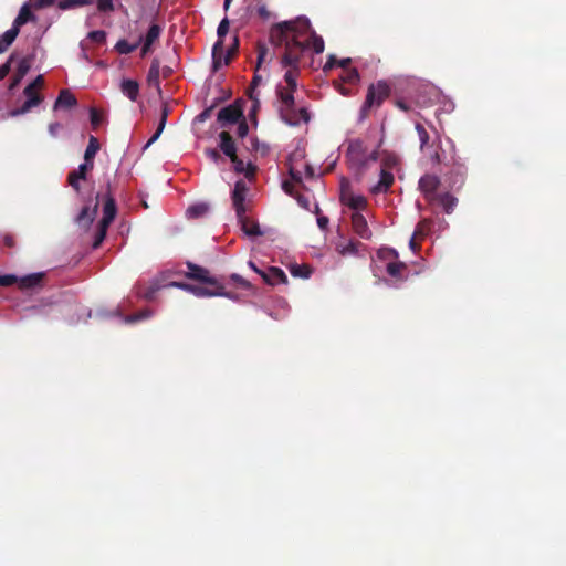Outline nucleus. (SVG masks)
Returning a JSON list of instances; mask_svg holds the SVG:
<instances>
[{"mask_svg":"<svg viewBox=\"0 0 566 566\" xmlns=\"http://www.w3.org/2000/svg\"><path fill=\"white\" fill-rule=\"evenodd\" d=\"M270 41L275 46L285 48L282 64L293 69L286 71L284 80L287 88L282 90L293 94L297 85L296 69L303 52L312 49L315 54L323 53L324 40L312 30L308 18L301 15L293 21H283L273 25L270 31Z\"/></svg>","mask_w":566,"mask_h":566,"instance_id":"nucleus-1","label":"nucleus"},{"mask_svg":"<svg viewBox=\"0 0 566 566\" xmlns=\"http://www.w3.org/2000/svg\"><path fill=\"white\" fill-rule=\"evenodd\" d=\"M378 157V149H369L361 139L355 138L348 142L346 159L349 169L357 177L365 175L370 166L377 163Z\"/></svg>","mask_w":566,"mask_h":566,"instance_id":"nucleus-2","label":"nucleus"},{"mask_svg":"<svg viewBox=\"0 0 566 566\" xmlns=\"http://www.w3.org/2000/svg\"><path fill=\"white\" fill-rule=\"evenodd\" d=\"M276 93L280 99V117L286 125L295 127L301 123L310 122L311 116L305 107L296 109L294 96L291 92H283L282 87L279 86Z\"/></svg>","mask_w":566,"mask_h":566,"instance_id":"nucleus-3","label":"nucleus"},{"mask_svg":"<svg viewBox=\"0 0 566 566\" xmlns=\"http://www.w3.org/2000/svg\"><path fill=\"white\" fill-rule=\"evenodd\" d=\"M400 165L399 155L392 151H382L381 154V169L378 181L370 187V192L374 195L386 193L394 182V175L391 169L398 168Z\"/></svg>","mask_w":566,"mask_h":566,"instance_id":"nucleus-4","label":"nucleus"},{"mask_svg":"<svg viewBox=\"0 0 566 566\" xmlns=\"http://www.w3.org/2000/svg\"><path fill=\"white\" fill-rule=\"evenodd\" d=\"M43 84V76L38 75L24 90L23 95L25 96V101L21 107L11 109L8 115L10 117H18L29 113L33 107L38 106L41 103V97L36 93L35 88Z\"/></svg>","mask_w":566,"mask_h":566,"instance_id":"nucleus-5","label":"nucleus"},{"mask_svg":"<svg viewBox=\"0 0 566 566\" xmlns=\"http://www.w3.org/2000/svg\"><path fill=\"white\" fill-rule=\"evenodd\" d=\"M441 96L442 91L431 83L419 82L415 86V102L420 107L433 105Z\"/></svg>","mask_w":566,"mask_h":566,"instance_id":"nucleus-6","label":"nucleus"},{"mask_svg":"<svg viewBox=\"0 0 566 566\" xmlns=\"http://www.w3.org/2000/svg\"><path fill=\"white\" fill-rule=\"evenodd\" d=\"M250 188L244 180H238L231 190L232 207L235 211L238 220H243V216L247 212V200Z\"/></svg>","mask_w":566,"mask_h":566,"instance_id":"nucleus-7","label":"nucleus"},{"mask_svg":"<svg viewBox=\"0 0 566 566\" xmlns=\"http://www.w3.org/2000/svg\"><path fill=\"white\" fill-rule=\"evenodd\" d=\"M239 46L238 38H233V43L230 48L224 50L223 48V40H218L212 48V65L214 70H218L222 67L223 65H227L232 55L237 52Z\"/></svg>","mask_w":566,"mask_h":566,"instance_id":"nucleus-8","label":"nucleus"},{"mask_svg":"<svg viewBox=\"0 0 566 566\" xmlns=\"http://www.w3.org/2000/svg\"><path fill=\"white\" fill-rule=\"evenodd\" d=\"M388 86L385 82H378L376 85H370L367 92L366 101L361 106V116L363 119L366 115V113L373 107V106H379L385 97L388 95Z\"/></svg>","mask_w":566,"mask_h":566,"instance_id":"nucleus-9","label":"nucleus"},{"mask_svg":"<svg viewBox=\"0 0 566 566\" xmlns=\"http://www.w3.org/2000/svg\"><path fill=\"white\" fill-rule=\"evenodd\" d=\"M467 177V166L460 157L452 158V166L446 176L447 186L451 190H459L464 185Z\"/></svg>","mask_w":566,"mask_h":566,"instance_id":"nucleus-10","label":"nucleus"},{"mask_svg":"<svg viewBox=\"0 0 566 566\" xmlns=\"http://www.w3.org/2000/svg\"><path fill=\"white\" fill-rule=\"evenodd\" d=\"M243 117V112L237 104H230L218 112L217 120L221 128L238 123Z\"/></svg>","mask_w":566,"mask_h":566,"instance_id":"nucleus-11","label":"nucleus"},{"mask_svg":"<svg viewBox=\"0 0 566 566\" xmlns=\"http://www.w3.org/2000/svg\"><path fill=\"white\" fill-rule=\"evenodd\" d=\"M399 259L398 251L394 248L382 247L380 248L377 253L376 258L374 259V272L375 275H378L382 272V269L388 263H394Z\"/></svg>","mask_w":566,"mask_h":566,"instance_id":"nucleus-12","label":"nucleus"},{"mask_svg":"<svg viewBox=\"0 0 566 566\" xmlns=\"http://www.w3.org/2000/svg\"><path fill=\"white\" fill-rule=\"evenodd\" d=\"M164 286L166 287H177L184 291H187L191 294H193L197 297L205 298V297H213L216 295H226L222 292H216L213 290H210L208 287L201 286V285H195V284H188L182 282H168Z\"/></svg>","mask_w":566,"mask_h":566,"instance_id":"nucleus-13","label":"nucleus"},{"mask_svg":"<svg viewBox=\"0 0 566 566\" xmlns=\"http://www.w3.org/2000/svg\"><path fill=\"white\" fill-rule=\"evenodd\" d=\"M340 202L348 207L353 212H360L366 209L367 200L363 195L355 193L349 189H342Z\"/></svg>","mask_w":566,"mask_h":566,"instance_id":"nucleus-14","label":"nucleus"},{"mask_svg":"<svg viewBox=\"0 0 566 566\" xmlns=\"http://www.w3.org/2000/svg\"><path fill=\"white\" fill-rule=\"evenodd\" d=\"M406 269V264L403 262H400L397 260L394 263H388L382 272H386L391 280H385V283L389 287H398L399 283H402L405 281V277L402 275V270Z\"/></svg>","mask_w":566,"mask_h":566,"instance_id":"nucleus-15","label":"nucleus"},{"mask_svg":"<svg viewBox=\"0 0 566 566\" xmlns=\"http://www.w3.org/2000/svg\"><path fill=\"white\" fill-rule=\"evenodd\" d=\"M415 129L418 134L419 142H420V150L424 154H428L430 157V160L433 165L440 164L441 158L438 151H429L431 146L429 145V134L424 126L420 123H416Z\"/></svg>","mask_w":566,"mask_h":566,"instance_id":"nucleus-16","label":"nucleus"},{"mask_svg":"<svg viewBox=\"0 0 566 566\" xmlns=\"http://www.w3.org/2000/svg\"><path fill=\"white\" fill-rule=\"evenodd\" d=\"M161 32L163 29L159 24L151 23L146 34L144 36H139L138 42L139 45L142 44L143 56L150 52L153 44L159 39Z\"/></svg>","mask_w":566,"mask_h":566,"instance_id":"nucleus-17","label":"nucleus"},{"mask_svg":"<svg viewBox=\"0 0 566 566\" xmlns=\"http://www.w3.org/2000/svg\"><path fill=\"white\" fill-rule=\"evenodd\" d=\"M440 184L439 177L434 175H424L419 179V189L426 196L428 200H432L436 195V190Z\"/></svg>","mask_w":566,"mask_h":566,"instance_id":"nucleus-18","label":"nucleus"},{"mask_svg":"<svg viewBox=\"0 0 566 566\" xmlns=\"http://www.w3.org/2000/svg\"><path fill=\"white\" fill-rule=\"evenodd\" d=\"M353 229L361 239L368 240L371 238V230L368 227L366 217L360 212H353L352 214Z\"/></svg>","mask_w":566,"mask_h":566,"instance_id":"nucleus-19","label":"nucleus"},{"mask_svg":"<svg viewBox=\"0 0 566 566\" xmlns=\"http://www.w3.org/2000/svg\"><path fill=\"white\" fill-rule=\"evenodd\" d=\"M93 168V161L84 160L83 164L78 166V168L72 171L69 175V184L76 191L80 190V180H84L86 178V171Z\"/></svg>","mask_w":566,"mask_h":566,"instance_id":"nucleus-20","label":"nucleus"},{"mask_svg":"<svg viewBox=\"0 0 566 566\" xmlns=\"http://www.w3.org/2000/svg\"><path fill=\"white\" fill-rule=\"evenodd\" d=\"M116 213L117 207L115 199L108 195L103 207V217L99 223L103 224L104 228H108L109 224L114 221Z\"/></svg>","mask_w":566,"mask_h":566,"instance_id":"nucleus-21","label":"nucleus"},{"mask_svg":"<svg viewBox=\"0 0 566 566\" xmlns=\"http://www.w3.org/2000/svg\"><path fill=\"white\" fill-rule=\"evenodd\" d=\"M262 277L270 285L286 283L287 281V276L284 271L276 266H271L268 271H263Z\"/></svg>","mask_w":566,"mask_h":566,"instance_id":"nucleus-22","label":"nucleus"},{"mask_svg":"<svg viewBox=\"0 0 566 566\" xmlns=\"http://www.w3.org/2000/svg\"><path fill=\"white\" fill-rule=\"evenodd\" d=\"M219 148L224 156L231 158L237 155V146L233 138L227 133L221 132L219 134Z\"/></svg>","mask_w":566,"mask_h":566,"instance_id":"nucleus-23","label":"nucleus"},{"mask_svg":"<svg viewBox=\"0 0 566 566\" xmlns=\"http://www.w3.org/2000/svg\"><path fill=\"white\" fill-rule=\"evenodd\" d=\"M97 202L94 205L92 209L90 207H83L77 217L75 218L76 224L81 228H88L91 223L94 221V218L97 212Z\"/></svg>","mask_w":566,"mask_h":566,"instance_id":"nucleus-24","label":"nucleus"},{"mask_svg":"<svg viewBox=\"0 0 566 566\" xmlns=\"http://www.w3.org/2000/svg\"><path fill=\"white\" fill-rule=\"evenodd\" d=\"M34 19H35V17L31 12L29 3H24L20 8V11H19L18 15L13 20V23H12L11 28H15V31L19 33L20 32V28L23 24L28 23L29 21H33Z\"/></svg>","mask_w":566,"mask_h":566,"instance_id":"nucleus-25","label":"nucleus"},{"mask_svg":"<svg viewBox=\"0 0 566 566\" xmlns=\"http://www.w3.org/2000/svg\"><path fill=\"white\" fill-rule=\"evenodd\" d=\"M266 53H268V49H266V46H265V45H263V44H260V45L258 46L256 72H255V74H254V76H253V80H252V83H251V90H250V92H253V91H254V93H259V92L256 91V87H258L261 83H263V77H262V75H260V74L258 73V70L260 69L261 64L263 63V61H264V59H265V56H266Z\"/></svg>","mask_w":566,"mask_h":566,"instance_id":"nucleus-26","label":"nucleus"},{"mask_svg":"<svg viewBox=\"0 0 566 566\" xmlns=\"http://www.w3.org/2000/svg\"><path fill=\"white\" fill-rule=\"evenodd\" d=\"M120 91L132 102H135L139 94V84L135 80L125 78L120 83Z\"/></svg>","mask_w":566,"mask_h":566,"instance_id":"nucleus-27","label":"nucleus"},{"mask_svg":"<svg viewBox=\"0 0 566 566\" xmlns=\"http://www.w3.org/2000/svg\"><path fill=\"white\" fill-rule=\"evenodd\" d=\"M77 104L75 96L67 90H62L55 99L54 109L69 108Z\"/></svg>","mask_w":566,"mask_h":566,"instance_id":"nucleus-28","label":"nucleus"},{"mask_svg":"<svg viewBox=\"0 0 566 566\" xmlns=\"http://www.w3.org/2000/svg\"><path fill=\"white\" fill-rule=\"evenodd\" d=\"M436 198L439 205L442 207L443 211L448 214L452 213L458 205V198L449 192L438 195Z\"/></svg>","mask_w":566,"mask_h":566,"instance_id":"nucleus-29","label":"nucleus"},{"mask_svg":"<svg viewBox=\"0 0 566 566\" xmlns=\"http://www.w3.org/2000/svg\"><path fill=\"white\" fill-rule=\"evenodd\" d=\"M187 266L189 271L187 272V276L190 279H196L201 282H212V280L208 276V271L199 265L187 262Z\"/></svg>","mask_w":566,"mask_h":566,"instance_id":"nucleus-30","label":"nucleus"},{"mask_svg":"<svg viewBox=\"0 0 566 566\" xmlns=\"http://www.w3.org/2000/svg\"><path fill=\"white\" fill-rule=\"evenodd\" d=\"M230 160L233 165V169L235 172L244 174L248 178L253 177L255 171L254 166H252L251 164L245 165L244 161L238 158L237 155L234 157H231Z\"/></svg>","mask_w":566,"mask_h":566,"instance_id":"nucleus-31","label":"nucleus"},{"mask_svg":"<svg viewBox=\"0 0 566 566\" xmlns=\"http://www.w3.org/2000/svg\"><path fill=\"white\" fill-rule=\"evenodd\" d=\"M240 227H241V230L244 232L245 235L248 237H259V235H262L263 232L261 231L260 229V226L259 223L256 222H249L245 214L243 216V220H238Z\"/></svg>","mask_w":566,"mask_h":566,"instance_id":"nucleus-32","label":"nucleus"},{"mask_svg":"<svg viewBox=\"0 0 566 566\" xmlns=\"http://www.w3.org/2000/svg\"><path fill=\"white\" fill-rule=\"evenodd\" d=\"M42 277H43L42 272L32 273V274H28L25 276L19 277L18 283L21 289H32V287L38 286L41 283Z\"/></svg>","mask_w":566,"mask_h":566,"instance_id":"nucleus-33","label":"nucleus"},{"mask_svg":"<svg viewBox=\"0 0 566 566\" xmlns=\"http://www.w3.org/2000/svg\"><path fill=\"white\" fill-rule=\"evenodd\" d=\"M209 210L208 203L199 202L195 203L186 210V216L189 219H196L205 216Z\"/></svg>","mask_w":566,"mask_h":566,"instance_id":"nucleus-34","label":"nucleus"},{"mask_svg":"<svg viewBox=\"0 0 566 566\" xmlns=\"http://www.w3.org/2000/svg\"><path fill=\"white\" fill-rule=\"evenodd\" d=\"M18 34L15 28H10L0 34V53H3L13 43Z\"/></svg>","mask_w":566,"mask_h":566,"instance_id":"nucleus-35","label":"nucleus"},{"mask_svg":"<svg viewBox=\"0 0 566 566\" xmlns=\"http://www.w3.org/2000/svg\"><path fill=\"white\" fill-rule=\"evenodd\" d=\"M98 149H99V143H98L97 138L94 136H91L90 140H88V145L84 153V160L93 161Z\"/></svg>","mask_w":566,"mask_h":566,"instance_id":"nucleus-36","label":"nucleus"},{"mask_svg":"<svg viewBox=\"0 0 566 566\" xmlns=\"http://www.w3.org/2000/svg\"><path fill=\"white\" fill-rule=\"evenodd\" d=\"M153 314L154 313L150 310H143V311L136 313V314L124 316L123 321L126 324H134V323H137V322H140V321H145L147 318H150L153 316Z\"/></svg>","mask_w":566,"mask_h":566,"instance_id":"nucleus-37","label":"nucleus"},{"mask_svg":"<svg viewBox=\"0 0 566 566\" xmlns=\"http://www.w3.org/2000/svg\"><path fill=\"white\" fill-rule=\"evenodd\" d=\"M139 46V42L129 43L127 40L117 41L115 49L119 54H129L134 52Z\"/></svg>","mask_w":566,"mask_h":566,"instance_id":"nucleus-38","label":"nucleus"},{"mask_svg":"<svg viewBox=\"0 0 566 566\" xmlns=\"http://www.w3.org/2000/svg\"><path fill=\"white\" fill-rule=\"evenodd\" d=\"M148 83L155 85L159 90V62L154 61L149 67L147 75Z\"/></svg>","mask_w":566,"mask_h":566,"instance_id":"nucleus-39","label":"nucleus"},{"mask_svg":"<svg viewBox=\"0 0 566 566\" xmlns=\"http://www.w3.org/2000/svg\"><path fill=\"white\" fill-rule=\"evenodd\" d=\"M95 0H60L57 6L61 10H69L75 7L92 4Z\"/></svg>","mask_w":566,"mask_h":566,"instance_id":"nucleus-40","label":"nucleus"},{"mask_svg":"<svg viewBox=\"0 0 566 566\" xmlns=\"http://www.w3.org/2000/svg\"><path fill=\"white\" fill-rule=\"evenodd\" d=\"M436 103L440 104L439 112L450 114L454 111L455 105L454 102L442 94L440 101H436Z\"/></svg>","mask_w":566,"mask_h":566,"instance_id":"nucleus-41","label":"nucleus"},{"mask_svg":"<svg viewBox=\"0 0 566 566\" xmlns=\"http://www.w3.org/2000/svg\"><path fill=\"white\" fill-rule=\"evenodd\" d=\"M430 223L431 221L429 219H423L421 220L415 231H413V234L417 235L418 238H423L426 237L428 233H429V230H430Z\"/></svg>","mask_w":566,"mask_h":566,"instance_id":"nucleus-42","label":"nucleus"},{"mask_svg":"<svg viewBox=\"0 0 566 566\" xmlns=\"http://www.w3.org/2000/svg\"><path fill=\"white\" fill-rule=\"evenodd\" d=\"M251 148L253 151L259 153L261 156L268 155L270 149L265 143H262L256 138L251 140Z\"/></svg>","mask_w":566,"mask_h":566,"instance_id":"nucleus-43","label":"nucleus"},{"mask_svg":"<svg viewBox=\"0 0 566 566\" xmlns=\"http://www.w3.org/2000/svg\"><path fill=\"white\" fill-rule=\"evenodd\" d=\"M338 251L340 254L346 255V254H356L358 252V249H357V245L355 242L348 241L345 244H339Z\"/></svg>","mask_w":566,"mask_h":566,"instance_id":"nucleus-44","label":"nucleus"},{"mask_svg":"<svg viewBox=\"0 0 566 566\" xmlns=\"http://www.w3.org/2000/svg\"><path fill=\"white\" fill-rule=\"evenodd\" d=\"M87 39L95 43L103 44L106 41V32L103 30L91 31L87 34Z\"/></svg>","mask_w":566,"mask_h":566,"instance_id":"nucleus-45","label":"nucleus"},{"mask_svg":"<svg viewBox=\"0 0 566 566\" xmlns=\"http://www.w3.org/2000/svg\"><path fill=\"white\" fill-rule=\"evenodd\" d=\"M108 228H104L103 224L99 223L98 231L95 234L94 242H93V249H97L102 242L104 241Z\"/></svg>","mask_w":566,"mask_h":566,"instance_id":"nucleus-46","label":"nucleus"},{"mask_svg":"<svg viewBox=\"0 0 566 566\" xmlns=\"http://www.w3.org/2000/svg\"><path fill=\"white\" fill-rule=\"evenodd\" d=\"M229 31V20L228 18H223L219 25H218V29H217V35H218V40H223V38L227 35Z\"/></svg>","mask_w":566,"mask_h":566,"instance_id":"nucleus-47","label":"nucleus"},{"mask_svg":"<svg viewBox=\"0 0 566 566\" xmlns=\"http://www.w3.org/2000/svg\"><path fill=\"white\" fill-rule=\"evenodd\" d=\"M343 80L349 84H354V83L358 82V80H359L358 71L356 69L346 70Z\"/></svg>","mask_w":566,"mask_h":566,"instance_id":"nucleus-48","label":"nucleus"},{"mask_svg":"<svg viewBox=\"0 0 566 566\" xmlns=\"http://www.w3.org/2000/svg\"><path fill=\"white\" fill-rule=\"evenodd\" d=\"M19 276L15 274H3L0 275V286H10L14 283H18Z\"/></svg>","mask_w":566,"mask_h":566,"instance_id":"nucleus-49","label":"nucleus"},{"mask_svg":"<svg viewBox=\"0 0 566 566\" xmlns=\"http://www.w3.org/2000/svg\"><path fill=\"white\" fill-rule=\"evenodd\" d=\"M230 280L240 285L242 289L249 290L251 287V284L237 273L231 274Z\"/></svg>","mask_w":566,"mask_h":566,"instance_id":"nucleus-50","label":"nucleus"},{"mask_svg":"<svg viewBox=\"0 0 566 566\" xmlns=\"http://www.w3.org/2000/svg\"><path fill=\"white\" fill-rule=\"evenodd\" d=\"M97 9L101 12H111L114 10L113 0H97Z\"/></svg>","mask_w":566,"mask_h":566,"instance_id":"nucleus-51","label":"nucleus"},{"mask_svg":"<svg viewBox=\"0 0 566 566\" xmlns=\"http://www.w3.org/2000/svg\"><path fill=\"white\" fill-rule=\"evenodd\" d=\"M238 123H239V125H238V128H237V135L240 138H244L248 135V133H249L248 124H247V122H245V119L243 117Z\"/></svg>","mask_w":566,"mask_h":566,"instance_id":"nucleus-52","label":"nucleus"},{"mask_svg":"<svg viewBox=\"0 0 566 566\" xmlns=\"http://www.w3.org/2000/svg\"><path fill=\"white\" fill-rule=\"evenodd\" d=\"M205 153H206V156L217 165L222 160V158L217 149L207 148Z\"/></svg>","mask_w":566,"mask_h":566,"instance_id":"nucleus-53","label":"nucleus"},{"mask_svg":"<svg viewBox=\"0 0 566 566\" xmlns=\"http://www.w3.org/2000/svg\"><path fill=\"white\" fill-rule=\"evenodd\" d=\"M61 128H62V125L60 123H57V122L51 123L48 128L50 136L53 138H56L59 136Z\"/></svg>","mask_w":566,"mask_h":566,"instance_id":"nucleus-54","label":"nucleus"},{"mask_svg":"<svg viewBox=\"0 0 566 566\" xmlns=\"http://www.w3.org/2000/svg\"><path fill=\"white\" fill-rule=\"evenodd\" d=\"M337 62H338V60L336 59V56H335V55H333V54H331V55L328 56V59H327L326 63H325V64H324V66H323V71H324V72H328V71H331L334 66H336V65H337Z\"/></svg>","mask_w":566,"mask_h":566,"instance_id":"nucleus-55","label":"nucleus"},{"mask_svg":"<svg viewBox=\"0 0 566 566\" xmlns=\"http://www.w3.org/2000/svg\"><path fill=\"white\" fill-rule=\"evenodd\" d=\"M55 2H56V0H34L33 7L36 9H42V8L50 7V6L54 4Z\"/></svg>","mask_w":566,"mask_h":566,"instance_id":"nucleus-56","label":"nucleus"},{"mask_svg":"<svg viewBox=\"0 0 566 566\" xmlns=\"http://www.w3.org/2000/svg\"><path fill=\"white\" fill-rule=\"evenodd\" d=\"M211 111H212L211 107L202 111L199 115L196 116V122H198V123L206 122L210 117Z\"/></svg>","mask_w":566,"mask_h":566,"instance_id":"nucleus-57","label":"nucleus"},{"mask_svg":"<svg viewBox=\"0 0 566 566\" xmlns=\"http://www.w3.org/2000/svg\"><path fill=\"white\" fill-rule=\"evenodd\" d=\"M90 119H91L92 125H94V126L99 124L101 118L95 108L90 109Z\"/></svg>","mask_w":566,"mask_h":566,"instance_id":"nucleus-58","label":"nucleus"},{"mask_svg":"<svg viewBox=\"0 0 566 566\" xmlns=\"http://www.w3.org/2000/svg\"><path fill=\"white\" fill-rule=\"evenodd\" d=\"M164 130L157 128L156 132L153 134V136L149 138V140L146 143L144 148H148L151 144H154L163 134Z\"/></svg>","mask_w":566,"mask_h":566,"instance_id":"nucleus-59","label":"nucleus"},{"mask_svg":"<svg viewBox=\"0 0 566 566\" xmlns=\"http://www.w3.org/2000/svg\"><path fill=\"white\" fill-rule=\"evenodd\" d=\"M250 99L253 101L252 111L255 112L260 106L259 93L250 92Z\"/></svg>","mask_w":566,"mask_h":566,"instance_id":"nucleus-60","label":"nucleus"},{"mask_svg":"<svg viewBox=\"0 0 566 566\" xmlns=\"http://www.w3.org/2000/svg\"><path fill=\"white\" fill-rule=\"evenodd\" d=\"M317 226L321 230L327 229L328 226V218L325 216H321L317 218Z\"/></svg>","mask_w":566,"mask_h":566,"instance_id":"nucleus-61","label":"nucleus"},{"mask_svg":"<svg viewBox=\"0 0 566 566\" xmlns=\"http://www.w3.org/2000/svg\"><path fill=\"white\" fill-rule=\"evenodd\" d=\"M10 71V62L0 65V80L4 78Z\"/></svg>","mask_w":566,"mask_h":566,"instance_id":"nucleus-62","label":"nucleus"},{"mask_svg":"<svg viewBox=\"0 0 566 566\" xmlns=\"http://www.w3.org/2000/svg\"><path fill=\"white\" fill-rule=\"evenodd\" d=\"M258 13H259V15H260V17H262L263 19H268V18H269V15H270V13H269V11H268V9H266V7H265V6H260V7L258 8Z\"/></svg>","mask_w":566,"mask_h":566,"instance_id":"nucleus-63","label":"nucleus"},{"mask_svg":"<svg viewBox=\"0 0 566 566\" xmlns=\"http://www.w3.org/2000/svg\"><path fill=\"white\" fill-rule=\"evenodd\" d=\"M350 61L352 60L349 57L342 59V60H338L337 65L344 70H348V65L350 64Z\"/></svg>","mask_w":566,"mask_h":566,"instance_id":"nucleus-64","label":"nucleus"}]
</instances>
